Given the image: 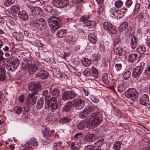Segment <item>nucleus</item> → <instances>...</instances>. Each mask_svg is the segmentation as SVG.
Wrapping results in <instances>:
<instances>
[{
  "mask_svg": "<svg viewBox=\"0 0 150 150\" xmlns=\"http://www.w3.org/2000/svg\"><path fill=\"white\" fill-rule=\"evenodd\" d=\"M42 132L43 135L45 136L51 137L52 135L50 134V130L47 128H45L42 131Z\"/></svg>",
  "mask_w": 150,
  "mask_h": 150,
  "instance_id": "37998d69",
  "label": "nucleus"
},
{
  "mask_svg": "<svg viewBox=\"0 0 150 150\" xmlns=\"http://www.w3.org/2000/svg\"><path fill=\"white\" fill-rule=\"evenodd\" d=\"M92 71V76H93L95 78L98 77V73L97 69L95 67H92L91 69Z\"/></svg>",
  "mask_w": 150,
  "mask_h": 150,
  "instance_id": "a19ab883",
  "label": "nucleus"
},
{
  "mask_svg": "<svg viewBox=\"0 0 150 150\" xmlns=\"http://www.w3.org/2000/svg\"><path fill=\"white\" fill-rule=\"evenodd\" d=\"M66 35L65 30L63 29L58 30L56 34L57 37L59 38L64 37L66 36Z\"/></svg>",
  "mask_w": 150,
  "mask_h": 150,
  "instance_id": "5701e85b",
  "label": "nucleus"
},
{
  "mask_svg": "<svg viewBox=\"0 0 150 150\" xmlns=\"http://www.w3.org/2000/svg\"><path fill=\"white\" fill-rule=\"evenodd\" d=\"M149 100V96L146 94L143 95L140 99V103L143 105H146L148 103Z\"/></svg>",
  "mask_w": 150,
  "mask_h": 150,
  "instance_id": "dca6fc26",
  "label": "nucleus"
},
{
  "mask_svg": "<svg viewBox=\"0 0 150 150\" xmlns=\"http://www.w3.org/2000/svg\"><path fill=\"white\" fill-rule=\"evenodd\" d=\"M117 91L119 93H121L124 90V88L122 85H120L118 86L117 88Z\"/></svg>",
  "mask_w": 150,
  "mask_h": 150,
  "instance_id": "338daca9",
  "label": "nucleus"
},
{
  "mask_svg": "<svg viewBox=\"0 0 150 150\" xmlns=\"http://www.w3.org/2000/svg\"><path fill=\"white\" fill-rule=\"evenodd\" d=\"M94 135L93 134H88L85 137V140L88 142H91L94 141Z\"/></svg>",
  "mask_w": 150,
  "mask_h": 150,
  "instance_id": "393cba45",
  "label": "nucleus"
},
{
  "mask_svg": "<svg viewBox=\"0 0 150 150\" xmlns=\"http://www.w3.org/2000/svg\"><path fill=\"white\" fill-rule=\"evenodd\" d=\"M117 13H116V17L115 18H117V19L122 18L124 16L123 14L121 13L120 10L118 11L117 10Z\"/></svg>",
  "mask_w": 150,
  "mask_h": 150,
  "instance_id": "603ef678",
  "label": "nucleus"
},
{
  "mask_svg": "<svg viewBox=\"0 0 150 150\" xmlns=\"http://www.w3.org/2000/svg\"><path fill=\"white\" fill-rule=\"evenodd\" d=\"M18 17L22 20L26 21L29 18L27 13L25 10H23L19 12L18 14Z\"/></svg>",
  "mask_w": 150,
  "mask_h": 150,
  "instance_id": "4468645a",
  "label": "nucleus"
},
{
  "mask_svg": "<svg viewBox=\"0 0 150 150\" xmlns=\"http://www.w3.org/2000/svg\"><path fill=\"white\" fill-rule=\"evenodd\" d=\"M22 108L21 107L18 106H16L14 107V111L16 113H21L22 112Z\"/></svg>",
  "mask_w": 150,
  "mask_h": 150,
  "instance_id": "4d7b16f0",
  "label": "nucleus"
},
{
  "mask_svg": "<svg viewBox=\"0 0 150 150\" xmlns=\"http://www.w3.org/2000/svg\"><path fill=\"white\" fill-rule=\"evenodd\" d=\"M92 71L90 69L87 68L86 69L83 71V74L84 75L90 79V77H92Z\"/></svg>",
  "mask_w": 150,
  "mask_h": 150,
  "instance_id": "bb28decb",
  "label": "nucleus"
},
{
  "mask_svg": "<svg viewBox=\"0 0 150 150\" xmlns=\"http://www.w3.org/2000/svg\"><path fill=\"white\" fill-rule=\"evenodd\" d=\"M122 144V142L121 141L117 142L113 145L114 149L116 150L120 149L121 148L120 146Z\"/></svg>",
  "mask_w": 150,
  "mask_h": 150,
  "instance_id": "a18cd8bd",
  "label": "nucleus"
},
{
  "mask_svg": "<svg viewBox=\"0 0 150 150\" xmlns=\"http://www.w3.org/2000/svg\"><path fill=\"white\" fill-rule=\"evenodd\" d=\"M43 8L45 11L48 12H51L53 9L52 7L50 6H44Z\"/></svg>",
  "mask_w": 150,
  "mask_h": 150,
  "instance_id": "3c124183",
  "label": "nucleus"
},
{
  "mask_svg": "<svg viewBox=\"0 0 150 150\" xmlns=\"http://www.w3.org/2000/svg\"><path fill=\"white\" fill-rule=\"evenodd\" d=\"M85 109H86L87 112H88V114L90 112H91L94 111L95 109L93 106H89L85 108Z\"/></svg>",
  "mask_w": 150,
  "mask_h": 150,
  "instance_id": "5fc2aeb1",
  "label": "nucleus"
},
{
  "mask_svg": "<svg viewBox=\"0 0 150 150\" xmlns=\"http://www.w3.org/2000/svg\"><path fill=\"white\" fill-rule=\"evenodd\" d=\"M10 62L14 66V68L16 69L18 67L19 64V60L16 57H11L9 59Z\"/></svg>",
  "mask_w": 150,
  "mask_h": 150,
  "instance_id": "ddd939ff",
  "label": "nucleus"
},
{
  "mask_svg": "<svg viewBox=\"0 0 150 150\" xmlns=\"http://www.w3.org/2000/svg\"><path fill=\"white\" fill-rule=\"evenodd\" d=\"M103 121V118L99 113L96 112L91 114V117L87 123V127L91 129L97 127Z\"/></svg>",
  "mask_w": 150,
  "mask_h": 150,
  "instance_id": "f03ea898",
  "label": "nucleus"
},
{
  "mask_svg": "<svg viewBox=\"0 0 150 150\" xmlns=\"http://www.w3.org/2000/svg\"><path fill=\"white\" fill-rule=\"evenodd\" d=\"M10 49V46L9 45L5 46L3 48V50L5 52H9Z\"/></svg>",
  "mask_w": 150,
  "mask_h": 150,
  "instance_id": "680f3d73",
  "label": "nucleus"
},
{
  "mask_svg": "<svg viewBox=\"0 0 150 150\" xmlns=\"http://www.w3.org/2000/svg\"><path fill=\"white\" fill-rule=\"evenodd\" d=\"M80 91L83 94H84L86 96H88V91L84 88H82L80 89Z\"/></svg>",
  "mask_w": 150,
  "mask_h": 150,
  "instance_id": "13d9d810",
  "label": "nucleus"
},
{
  "mask_svg": "<svg viewBox=\"0 0 150 150\" xmlns=\"http://www.w3.org/2000/svg\"><path fill=\"white\" fill-rule=\"evenodd\" d=\"M76 95V93L73 91H65L62 96V99L65 101L74 98Z\"/></svg>",
  "mask_w": 150,
  "mask_h": 150,
  "instance_id": "6e6552de",
  "label": "nucleus"
},
{
  "mask_svg": "<svg viewBox=\"0 0 150 150\" xmlns=\"http://www.w3.org/2000/svg\"><path fill=\"white\" fill-rule=\"evenodd\" d=\"M93 146L91 145L86 146L84 148L85 150H91L93 149Z\"/></svg>",
  "mask_w": 150,
  "mask_h": 150,
  "instance_id": "774afa93",
  "label": "nucleus"
},
{
  "mask_svg": "<svg viewBox=\"0 0 150 150\" xmlns=\"http://www.w3.org/2000/svg\"><path fill=\"white\" fill-rule=\"evenodd\" d=\"M90 17V15H85L82 16L80 18V21L85 24L87 22Z\"/></svg>",
  "mask_w": 150,
  "mask_h": 150,
  "instance_id": "72a5a7b5",
  "label": "nucleus"
},
{
  "mask_svg": "<svg viewBox=\"0 0 150 150\" xmlns=\"http://www.w3.org/2000/svg\"><path fill=\"white\" fill-rule=\"evenodd\" d=\"M69 119L67 117H64L61 119L60 122L63 124L66 123L69 121Z\"/></svg>",
  "mask_w": 150,
  "mask_h": 150,
  "instance_id": "e2e57ef3",
  "label": "nucleus"
},
{
  "mask_svg": "<svg viewBox=\"0 0 150 150\" xmlns=\"http://www.w3.org/2000/svg\"><path fill=\"white\" fill-rule=\"evenodd\" d=\"M23 59L24 61L22 66L23 68L24 69H29L32 64V62L28 59L25 58H23Z\"/></svg>",
  "mask_w": 150,
  "mask_h": 150,
  "instance_id": "aec40b11",
  "label": "nucleus"
},
{
  "mask_svg": "<svg viewBox=\"0 0 150 150\" xmlns=\"http://www.w3.org/2000/svg\"><path fill=\"white\" fill-rule=\"evenodd\" d=\"M143 68L137 66L133 70L132 75L134 78L139 76L142 72Z\"/></svg>",
  "mask_w": 150,
  "mask_h": 150,
  "instance_id": "f8f14e48",
  "label": "nucleus"
},
{
  "mask_svg": "<svg viewBox=\"0 0 150 150\" xmlns=\"http://www.w3.org/2000/svg\"><path fill=\"white\" fill-rule=\"evenodd\" d=\"M90 98L93 102L96 103H98L99 101V99L98 98L92 95L90 96Z\"/></svg>",
  "mask_w": 150,
  "mask_h": 150,
  "instance_id": "864d4df0",
  "label": "nucleus"
},
{
  "mask_svg": "<svg viewBox=\"0 0 150 150\" xmlns=\"http://www.w3.org/2000/svg\"><path fill=\"white\" fill-rule=\"evenodd\" d=\"M95 22L92 21H88L86 23V25L90 28H93L95 25Z\"/></svg>",
  "mask_w": 150,
  "mask_h": 150,
  "instance_id": "4c0bfd02",
  "label": "nucleus"
},
{
  "mask_svg": "<svg viewBox=\"0 0 150 150\" xmlns=\"http://www.w3.org/2000/svg\"><path fill=\"white\" fill-rule=\"evenodd\" d=\"M73 105L76 109L81 110L84 107L85 102L80 98H77L73 101Z\"/></svg>",
  "mask_w": 150,
  "mask_h": 150,
  "instance_id": "1a4fd4ad",
  "label": "nucleus"
},
{
  "mask_svg": "<svg viewBox=\"0 0 150 150\" xmlns=\"http://www.w3.org/2000/svg\"><path fill=\"white\" fill-rule=\"evenodd\" d=\"M43 98H45V104L47 103L50 106V109L53 112L58 108L57 100L55 98L52 97V96H49L48 91L47 90L44 91L43 92Z\"/></svg>",
  "mask_w": 150,
  "mask_h": 150,
  "instance_id": "f257e3e1",
  "label": "nucleus"
},
{
  "mask_svg": "<svg viewBox=\"0 0 150 150\" xmlns=\"http://www.w3.org/2000/svg\"><path fill=\"white\" fill-rule=\"evenodd\" d=\"M117 10L115 7H112L110 8V16L113 18H115Z\"/></svg>",
  "mask_w": 150,
  "mask_h": 150,
  "instance_id": "f704fd0d",
  "label": "nucleus"
},
{
  "mask_svg": "<svg viewBox=\"0 0 150 150\" xmlns=\"http://www.w3.org/2000/svg\"><path fill=\"white\" fill-rule=\"evenodd\" d=\"M13 37L18 41H22L23 39V36L21 34L16 32H13L12 33Z\"/></svg>",
  "mask_w": 150,
  "mask_h": 150,
  "instance_id": "4be33fe9",
  "label": "nucleus"
},
{
  "mask_svg": "<svg viewBox=\"0 0 150 150\" xmlns=\"http://www.w3.org/2000/svg\"><path fill=\"white\" fill-rule=\"evenodd\" d=\"M112 107L113 109V111L114 112L115 114L118 117H120L122 116V114L119 110L113 105H112Z\"/></svg>",
  "mask_w": 150,
  "mask_h": 150,
  "instance_id": "cd10ccee",
  "label": "nucleus"
},
{
  "mask_svg": "<svg viewBox=\"0 0 150 150\" xmlns=\"http://www.w3.org/2000/svg\"><path fill=\"white\" fill-rule=\"evenodd\" d=\"M102 80L103 83L106 84H108L109 82L108 78L107 73L104 74L102 76Z\"/></svg>",
  "mask_w": 150,
  "mask_h": 150,
  "instance_id": "09e8293b",
  "label": "nucleus"
},
{
  "mask_svg": "<svg viewBox=\"0 0 150 150\" xmlns=\"http://www.w3.org/2000/svg\"><path fill=\"white\" fill-rule=\"evenodd\" d=\"M89 41L93 44H95L97 42V38L94 33H90L88 35Z\"/></svg>",
  "mask_w": 150,
  "mask_h": 150,
  "instance_id": "f3484780",
  "label": "nucleus"
},
{
  "mask_svg": "<svg viewBox=\"0 0 150 150\" xmlns=\"http://www.w3.org/2000/svg\"><path fill=\"white\" fill-rule=\"evenodd\" d=\"M60 21V18L55 17H52L48 20L50 26L54 30L59 28L61 24Z\"/></svg>",
  "mask_w": 150,
  "mask_h": 150,
  "instance_id": "7ed1b4c3",
  "label": "nucleus"
},
{
  "mask_svg": "<svg viewBox=\"0 0 150 150\" xmlns=\"http://www.w3.org/2000/svg\"><path fill=\"white\" fill-rule=\"evenodd\" d=\"M28 144H32L33 146H36L38 145L37 142L35 138H32L31 139L29 142H27Z\"/></svg>",
  "mask_w": 150,
  "mask_h": 150,
  "instance_id": "c03bdc74",
  "label": "nucleus"
},
{
  "mask_svg": "<svg viewBox=\"0 0 150 150\" xmlns=\"http://www.w3.org/2000/svg\"><path fill=\"white\" fill-rule=\"evenodd\" d=\"M13 66H14L13 65L12 63L9 61V62H7L6 67L8 70H11L12 71H14L16 69L15 68H14V67Z\"/></svg>",
  "mask_w": 150,
  "mask_h": 150,
  "instance_id": "58836bf2",
  "label": "nucleus"
},
{
  "mask_svg": "<svg viewBox=\"0 0 150 150\" xmlns=\"http://www.w3.org/2000/svg\"><path fill=\"white\" fill-rule=\"evenodd\" d=\"M121 13H122L124 16L125 14L126 13L127 11V9L125 7H123L121 8L120 10Z\"/></svg>",
  "mask_w": 150,
  "mask_h": 150,
  "instance_id": "0e129e2a",
  "label": "nucleus"
},
{
  "mask_svg": "<svg viewBox=\"0 0 150 150\" xmlns=\"http://www.w3.org/2000/svg\"><path fill=\"white\" fill-rule=\"evenodd\" d=\"M145 14L144 12H141L139 13V15L137 16V18L139 21H145L146 18L145 17Z\"/></svg>",
  "mask_w": 150,
  "mask_h": 150,
  "instance_id": "c756f323",
  "label": "nucleus"
},
{
  "mask_svg": "<svg viewBox=\"0 0 150 150\" xmlns=\"http://www.w3.org/2000/svg\"><path fill=\"white\" fill-rule=\"evenodd\" d=\"M35 95L34 94L30 93L28 95L27 99L29 105H33L36 102V98L34 96Z\"/></svg>",
  "mask_w": 150,
  "mask_h": 150,
  "instance_id": "2eb2a0df",
  "label": "nucleus"
},
{
  "mask_svg": "<svg viewBox=\"0 0 150 150\" xmlns=\"http://www.w3.org/2000/svg\"><path fill=\"white\" fill-rule=\"evenodd\" d=\"M131 74L130 71H128L125 72L124 75L123 77L125 79H127L129 78Z\"/></svg>",
  "mask_w": 150,
  "mask_h": 150,
  "instance_id": "6e6d98bb",
  "label": "nucleus"
},
{
  "mask_svg": "<svg viewBox=\"0 0 150 150\" xmlns=\"http://www.w3.org/2000/svg\"><path fill=\"white\" fill-rule=\"evenodd\" d=\"M38 75L40 78L44 79L47 77L49 73L45 70H40L38 71Z\"/></svg>",
  "mask_w": 150,
  "mask_h": 150,
  "instance_id": "a211bd4d",
  "label": "nucleus"
},
{
  "mask_svg": "<svg viewBox=\"0 0 150 150\" xmlns=\"http://www.w3.org/2000/svg\"><path fill=\"white\" fill-rule=\"evenodd\" d=\"M40 64L38 62H36L35 63L32 64L29 69V73L30 74H32L35 73L38 70V67H40Z\"/></svg>",
  "mask_w": 150,
  "mask_h": 150,
  "instance_id": "9b49d317",
  "label": "nucleus"
},
{
  "mask_svg": "<svg viewBox=\"0 0 150 150\" xmlns=\"http://www.w3.org/2000/svg\"><path fill=\"white\" fill-rule=\"evenodd\" d=\"M91 60L87 58H85L82 60V63L83 65L85 67H88L91 64Z\"/></svg>",
  "mask_w": 150,
  "mask_h": 150,
  "instance_id": "b1692460",
  "label": "nucleus"
},
{
  "mask_svg": "<svg viewBox=\"0 0 150 150\" xmlns=\"http://www.w3.org/2000/svg\"><path fill=\"white\" fill-rule=\"evenodd\" d=\"M128 23L125 21L122 23L119 27L118 30L120 32H122L125 30L128 26Z\"/></svg>",
  "mask_w": 150,
  "mask_h": 150,
  "instance_id": "a878e982",
  "label": "nucleus"
},
{
  "mask_svg": "<svg viewBox=\"0 0 150 150\" xmlns=\"http://www.w3.org/2000/svg\"><path fill=\"white\" fill-rule=\"evenodd\" d=\"M31 18H33L36 15L40 14L42 12V9L39 7H31L30 6L28 9Z\"/></svg>",
  "mask_w": 150,
  "mask_h": 150,
  "instance_id": "39448f33",
  "label": "nucleus"
},
{
  "mask_svg": "<svg viewBox=\"0 0 150 150\" xmlns=\"http://www.w3.org/2000/svg\"><path fill=\"white\" fill-rule=\"evenodd\" d=\"M44 104V100L42 98H41L38 100L37 102V108L38 109H41L43 106Z\"/></svg>",
  "mask_w": 150,
  "mask_h": 150,
  "instance_id": "ea45409f",
  "label": "nucleus"
},
{
  "mask_svg": "<svg viewBox=\"0 0 150 150\" xmlns=\"http://www.w3.org/2000/svg\"><path fill=\"white\" fill-rule=\"evenodd\" d=\"M103 26L104 29L108 30L109 33L115 34L117 33L116 28L113 27L112 25L110 23L107 22H104Z\"/></svg>",
  "mask_w": 150,
  "mask_h": 150,
  "instance_id": "0eeeda50",
  "label": "nucleus"
},
{
  "mask_svg": "<svg viewBox=\"0 0 150 150\" xmlns=\"http://www.w3.org/2000/svg\"><path fill=\"white\" fill-rule=\"evenodd\" d=\"M50 93L52 95V97H54L57 100V98L59 96V91L57 88H54L53 89H51L50 91Z\"/></svg>",
  "mask_w": 150,
  "mask_h": 150,
  "instance_id": "6ab92c4d",
  "label": "nucleus"
},
{
  "mask_svg": "<svg viewBox=\"0 0 150 150\" xmlns=\"http://www.w3.org/2000/svg\"><path fill=\"white\" fill-rule=\"evenodd\" d=\"M20 9L19 6L18 5H14L11 8V11L14 13H17Z\"/></svg>",
  "mask_w": 150,
  "mask_h": 150,
  "instance_id": "7c9ffc66",
  "label": "nucleus"
},
{
  "mask_svg": "<svg viewBox=\"0 0 150 150\" xmlns=\"http://www.w3.org/2000/svg\"><path fill=\"white\" fill-rule=\"evenodd\" d=\"M71 107V105L69 104V103H67V105L63 107L62 110L65 112H69Z\"/></svg>",
  "mask_w": 150,
  "mask_h": 150,
  "instance_id": "49530a36",
  "label": "nucleus"
},
{
  "mask_svg": "<svg viewBox=\"0 0 150 150\" xmlns=\"http://www.w3.org/2000/svg\"><path fill=\"white\" fill-rule=\"evenodd\" d=\"M88 115V112H87L86 109L84 108L80 113L79 117L80 118H83L86 117Z\"/></svg>",
  "mask_w": 150,
  "mask_h": 150,
  "instance_id": "2f4dec72",
  "label": "nucleus"
},
{
  "mask_svg": "<svg viewBox=\"0 0 150 150\" xmlns=\"http://www.w3.org/2000/svg\"><path fill=\"white\" fill-rule=\"evenodd\" d=\"M29 90L33 91L31 94H36L38 89L40 87L41 85L39 83L36 82H33L30 83L29 85Z\"/></svg>",
  "mask_w": 150,
  "mask_h": 150,
  "instance_id": "9d476101",
  "label": "nucleus"
},
{
  "mask_svg": "<svg viewBox=\"0 0 150 150\" xmlns=\"http://www.w3.org/2000/svg\"><path fill=\"white\" fill-rule=\"evenodd\" d=\"M140 7V4L139 3H137L135 5L134 8V10L137 13H138L139 11V8Z\"/></svg>",
  "mask_w": 150,
  "mask_h": 150,
  "instance_id": "69168bd1",
  "label": "nucleus"
},
{
  "mask_svg": "<svg viewBox=\"0 0 150 150\" xmlns=\"http://www.w3.org/2000/svg\"><path fill=\"white\" fill-rule=\"evenodd\" d=\"M39 22V19H36L33 21V25L36 27H39L40 26Z\"/></svg>",
  "mask_w": 150,
  "mask_h": 150,
  "instance_id": "052dcab7",
  "label": "nucleus"
},
{
  "mask_svg": "<svg viewBox=\"0 0 150 150\" xmlns=\"http://www.w3.org/2000/svg\"><path fill=\"white\" fill-rule=\"evenodd\" d=\"M40 26L39 27L40 29H43L46 28V23L45 21L43 18L39 19Z\"/></svg>",
  "mask_w": 150,
  "mask_h": 150,
  "instance_id": "c85d7f7f",
  "label": "nucleus"
},
{
  "mask_svg": "<svg viewBox=\"0 0 150 150\" xmlns=\"http://www.w3.org/2000/svg\"><path fill=\"white\" fill-rule=\"evenodd\" d=\"M52 2L53 5L58 8H63L69 4L68 0H53Z\"/></svg>",
  "mask_w": 150,
  "mask_h": 150,
  "instance_id": "423d86ee",
  "label": "nucleus"
},
{
  "mask_svg": "<svg viewBox=\"0 0 150 150\" xmlns=\"http://www.w3.org/2000/svg\"><path fill=\"white\" fill-rule=\"evenodd\" d=\"M123 51V49L120 47H117L114 51L115 54L120 56L121 55Z\"/></svg>",
  "mask_w": 150,
  "mask_h": 150,
  "instance_id": "c9c22d12",
  "label": "nucleus"
},
{
  "mask_svg": "<svg viewBox=\"0 0 150 150\" xmlns=\"http://www.w3.org/2000/svg\"><path fill=\"white\" fill-rule=\"evenodd\" d=\"M137 45V38L136 37L133 36L131 40L130 46L132 49L135 48Z\"/></svg>",
  "mask_w": 150,
  "mask_h": 150,
  "instance_id": "412c9836",
  "label": "nucleus"
},
{
  "mask_svg": "<svg viewBox=\"0 0 150 150\" xmlns=\"http://www.w3.org/2000/svg\"><path fill=\"white\" fill-rule=\"evenodd\" d=\"M123 5V2L121 0L116 1L114 3L115 6L117 8H121Z\"/></svg>",
  "mask_w": 150,
  "mask_h": 150,
  "instance_id": "79ce46f5",
  "label": "nucleus"
},
{
  "mask_svg": "<svg viewBox=\"0 0 150 150\" xmlns=\"http://www.w3.org/2000/svg\"><path fill=\"white\" fill-rule=\"evenodd\" d=\"M137 57V55L135 53H132L130 54L128 57V60L132 62L135 61Z\"/></svg>",
  "mask_w": 150,
  "mask_h": 150,
  "instance_id": "473e14b6",
  "label": "nucleus"
},
{
  "mask_svg": "<svg viewBox=\"0 0 150 150\" xmlns=\"http://www.w3.org/2000/svg\"><path fill=\"white\" fill-rule=\"evenodd\" d=\"M146 50V49L143 45H140L138 46L137 51L140 54L144 53Z\"/></svg>",
  "mask_w": 150,
  "mask_h": 150,
  "instance_id": "e433bc0d",
  "label": "nucleus"
},
{
  "mask_svg": "<svg viewBox=\"0 0 150 150\" xmlns=\"http://www.w3.org/2000/svg\"><path fill=\"white\" fill-rule=\"evenodd\" d=\"M15 1V0H6L4 3V5L8 7L13 4Z\"/></svg>",
  "mask_w": 150,
  "mask_h": 150,
  "instance_id": "8fccbe9b",
  "label": "nucleus"
},
{
  "mask_svg": "<svg viewBox=\"0 0 150 150\" xmlns=\"http://www.w3.org/2000/svg\"><path fill=\"white\" fill-rule=\"evenodd\" d=\"M125 97L129 98L131 102L135 101L138 98V93L134 88H130L125 92Z\"/></svg>",
  "mask_w": 150,
  "mask_h": 150,
  "instance_id": "20e7f679",
  "label": "nucleus"
},
{
  "mask_svg": "<svg viewBox=\"0 0 150 150\" xmlns=\"http://www.w3.org/2000/svg\"><path fill=\"white\" fill-rule=\"evenodd\" d=\"M86 123L85 122L79 123L77 126V128L79 130L83 129L86 127Z\"/></svg>",
  "mask_w": 150,
  "mask_h": 150,
  "instance_id": "de8ad7c7",
  "label": "nucleus"
},
{
  "mask_svg": "<svg viewBox=\"0 0 150 150\" xmlns=\"http://www.w3.org/2000/svg\"><path fill=\"white\" fill-rule=\"evenodd\" d=\"M4 13L9 17H13V13L8 10H5Z\"/></svg>",
  "mask_w": 150,
  "mask_h": 150,
  "instance_id": "bf43d9fd",
  "label": "nucleus"
}]
</instances>
